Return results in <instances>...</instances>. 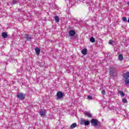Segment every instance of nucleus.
<instances>
[{"label":"nucleus","mask_w":129,"mask_h":129,"mask_svg":"<svg viewBox=\"0 0 129 129\" xmlns=\"http://www.w3.org/2000/svg\"><path fill=\"white\" fill-rule=\"evenodd\" d=\"M39 114L41 116H44L46 114V111L43 109H40Z\"/></svg>","instance_id":"nucleus-4"},{"label":"nucleus","mask_w":129,"mask_h":129,"mask_svg":"<svg viewBox=\"0 0 129 129\" xmlns=\"http://www.w3.org/2000/svg\"><path fill=\"white\" fill-rule=\"evenodd\" d=\"M82 54L83 55H86L87 54V49H84L82 50Z\"/></svg>","instance_id":"nucleus-10"},{"label":"nucleus","mask_w":129,"mask_h":129,"mask_svg":"<svg viewBox=\"0 0 129 129\" xmlns=\"http://www.w3.org/2000/svg\"><path fill=\"white\" fill-rule=\"evenodd\" d=\"M118 92L120 94L121 96H122V97L124 96V93H123V92L121 91H119Z\"/></svg>","instance_id":"nucleus-17"},{"label":"nucleus","mask_w":129,"mask_h":129,"mask_svg":"<svg viewBox=\"0 0 129 129\" xmlns=\"http://www.w3.org/2000/svg\"><path fill=\"white\" fill-rule=\"evenodd\" d=\"M84 114H85L86 116H88V117H91L92 116L91 113L89 112H84Z\"/></svg>","instance_id":"nucleus-6"},{"label":"nucleus","mask_w":129,"mask_h":129,"mask_svg":"<svg viewBox=\"0 0 129 129\" xmlns=\"http://www.w3.org/2000/svg\"><path fill=\"white\" fill-rule=\"evenodd\" d=\"M88 99H89L90 100H92V96H88Z\"/></svg>","instance_id":"nucleus-22"},{"label":"nucleus","mask_w":129,"mask_h":129,"mask_svg":"<svg viewBox=\"0 0 129 129\" xmlns=\"http://www.w3.org/2000/svg\"><path fill=\"white\" fill-rule=\"evenodd\" d=\"M123 22H127V20L126 19V17H123L122 19Z\"/></svg>","instance_id":"nucleus-19"},{"label":"nucleus","mask_w":129,"mask_h":129,"mask_svg":"<svg viewBox=\"0 0 129 129\" xmlns=\"http://www.w3.org/2000/svg\"><path fill=\"white\" fill-rule=\"evenodd\" d=\"M35 51L37 55H39L41 52V50L38 47L35 48Z\"/></svg>","instance_id":"nucleus-7"},{"label":"nucleus","mask_w":129,"mask_h":129,"mask_svg":"<svg viewBox=\"0 0 129 129\" xmlns=\"http://www.w3.org/2000/svg\"><path fill=\"white\" fill-rule=\"evenodd\" d=\"M125 84H129V79H125Z\"/></svg>","instance_id":"nucleus-18"},{"label":"nucleus","mask_w":129,"mask_h":129,"mask_svg":"<svg viewBox=\"0 0 129 129\" xmlns=\"http://www.w3.org/2000/svg\"><path fill=\"white\" fill-rule=\"evenodd\" d=\"M2 37L3 38H7V37H8V34H7V33L6 32H3L2 33Z\"/></svg>","instance_id":"nucleus-12"},{"label":"nucleus","mask_w":129,"mask_h":129,"mask_svg":"<svg viewBox=\"0 0 129 129\" xmlns=\"http://www.w3.org/2000/svg\"><path fill=\"white\" fill-rule=\"evenodd\" d=\"M127 5H128V6H129V2H128V3H127Z\"/></svg>","instance_id":"nucleus-25"},{"label":"nucleus","mask_w":129,"mask_h":129,"mask_svg":"<svg viewBox=\"0 0 129 129\" xmlns=\"http://www.w3.org/2000/svg\"><path fill=\"white\" fill-rule=\"evenodd\" d=\"M101 93H102V94L104 95V94H105V91L104 90H102V92H101Z\"/></svg>","instance_id":"nucleus-23"},{"label":"nucleus","mask_w":129,"mask_h":129,"mask_svg":"<svg viewBox=\"0 0 129 129\" xmlns=\"http://www.w3.org/2000/svg\"><path fill=\"white\" fill-rule=\"evenodd\" d=\"M99 122L98 120H97L96 119H92L91 120V123H92V125H93V126H96L98 125Z\"/></svg>","instance_id":"nucleus-2"},{"label":"nucleus","mask_w":129,"mask_h":129,"mask_svg":"<svg viewBox=\"0 0 129 129\" xmlns=\"http://www.w3.org/2000/svg\"><path fill=\"white\" fill-rule=\"evenodd\" d=\"M75 30H71L69 31V35L70 36H71V37H73V36H75Z\"/></svg>","instance_id":"nucleus-5"},{"label":"nucleus","mask_w":129,"mask_h":129,"mask_svg":"<svg viewBox=\"0 0 129 129\" xmlns=\"http://www.w3.org/2000/svg\"><path fill=\"white\" fill-rule=\"evenodd\" d=\"M18 98H19L20 100H23V99H25V97L26 95L22 93H19L17 95Z\"/></svg>","instance_id":"nucleus-3"},{"label":"nucleus","mask_w":129,"mask_h":129,"mask_svg":"<svg viewBox=\"0 0 129 129\" xmlns=\"http://www.w3.org/2000/svg\"><path fill=\"white\" fill-rule=\"evenodd\" d=\"M122 102L124 103H126V102H127V100H126V99L123 98L122 99Z\"/></svg>","instance_id":"nucleus-20"},{"label":"nucleus","mask_w":129,"mask_h":129,"mask_svg":"<svg viewBox=\"0 0 129 129\" xmlns=\"http://www.w3.org/2000/svg\"><path fill=\"white\" fill-rule=\"evenodd\" d=\"M29 39H31V38L30 37V38H29Z\"/></svg>","instance_id":"nucleus-26"},{"label":"nucleus","mask_w":129,"mask_h":129,"mask_svg":"<svg viewBox=\"0 0 129 129\" xmlns=\"http://www.w3.org/2000/svg\"><path fill=\"white\" fill-rule=\"evenodd\" d=\"M113 43V40H110L109 41V44H110V45H112V43Z\"/></svg>","instance_id":"nucleus-21"},{"label":"nucleus","mask_w":129,"mask_h":129,"mask_svg":"<svg viewBox=\"0 0 129 129\" xmlns=\"http://www.w3.org/2000/svg\"><path fill=\"white\" fill-rule=\"evenodd\" d=\"M76 126H77V124L76 123H74L71 125L70 128L71 129L75 128Z\"/></svg>","instance_id":"nucleus-8"},{"label":"nucleus","mask_w":129,"mask_h":129,"mask_svg":"<svg viewBox=\"0 0 129 129\" xmlns=\"http://www.w3.org/2000/svg\"><path fill=\"white\" fill-rule=\"evenodd\" d=\"M56 96L57 100L62 99L64 97V94L62 92L59 91L57 93Z\"/></svg>","instance_id":"nucleus-1"},{"label":"nucleus","mask_w":129,"mask_h":129,"mask_svg":"<svg viewBox=\"0 0 129 129\" xmlns=\"http://www.w3.org/2000/svg\"><path fill=\"white\" fill-rule=\"evenodd\" d=\"M123 77L125 79L129 78V73H126L123 74Z\"/></svg>","instance_id":"nucleus-9"},{"label":"nucleus","mask_w":129,"mask_h":129,"mask_svg":"<svg viewBox=\"0 0 129 129\" xmlns=\"http://www.w3.org/2000/svg\"><path fill=\"white\" fill-rule=\"evenodd\" d=\"M90 41L91 42V43H94V42H95V39H94L93 37H91Z\"/></svg>","instance_id":"nucleus-15"},{"label":"nucleus","mask_w":129,"mask_h":129,"mask_svg":"<svg viewBox=\"0 0 129 129\" xmlns=\"http://www.w3.org/2000/svg\"><path fill=\"white\" fill-rule=\"evenodd\" d=\"M90 122L89 120H86L85 122L84 125H89Z\"/></svg>","instance_id":"nucleus-14"},{"label":"nucleus","mask_w":129,"mask_h":129,"mask_svg":"<svg viewBox=\"0 0 129 129\" xmlns=\"http://www.w3.org/2000/svg\"><path fill=\"white\" fill-rule=\"evenodd\" d=\"M118 59L120 60H123V56H122V54H120L118 55Z\"/></svg>","instance_id":"nucleus-13"},{"label":"nucleus","mask_w":129,"mask_h":129,"mask_svg":"<svg viewBox=\"0 0 129 129\" xmlns=\"http://www.w3.org/2000/svg\"><path fill=\"white\" fill-rule=\"evenodd\" d=\"M86 120L84 119H82L81 120V124H85Z\"/></svg>","instance_id":"nucleus-16"},{"label":"nucleus","mask_w":129,"mask_h":129,"mask_svg":"<svg viewBox=\"0 0 129 129\" xmlns=\"http://www.w3.org/2000/svg\"><path fill=\"white\" fill-rule=\"evenodd\" d=\"M54 20H55L56 23H59V22H60V19H59V17L57 16L54 17Z\"/></svg>","instance_id":"nucleus-11"},{"label":"nucleus","mask_w":129,"mask_h":129,"mask_svg":"<svg viewBox=\"0 0 129 129\" xmlns=\"http://www.w3.org/2000/svg\"><path fill=\"white\" fill-rule=\"evenodd\" d=\"M13 4H17V1L14 0L13 1Z\"/></svg>","instance_id":"nucleus-24"}]
</instances>
